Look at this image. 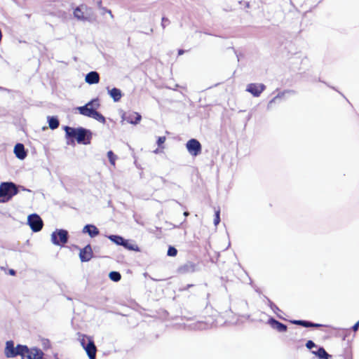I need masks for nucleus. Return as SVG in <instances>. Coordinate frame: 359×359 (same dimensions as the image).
<instances>
[{"label":"nucleus","mask_w":359,"mask_h":359,"mask_svg":"<svg viewBox=\"0 0 359 359\" xmlns=\"http://www.w3.org/2000/svg\"><path fill=\"white\" fill-rule=\"evenodd\" d=\"M81 344L86 351L90 359H95L97 348L93 340L86 335H83L81 339Z\"/></svg>","instance_id":"obj_4"},{"label":"nucleus","mask_w":359,"mask_h":359,"mask_svg":"<svg viewBox=\"0 0 359 359\" xmlns=\"http://www.w3.org/2000/svg\"><path fill=\"white\" fill-rule=\"evenodd\" d=\"M169 22L170 21L168 18L165 17L162 18V26L163 28L166 26V25L169 24Z\"/></svg>","instance_id":"obj_32"},{"label":"nucleus","mask_w":359,"mask_h":359,"mask_svg":"<svg viewBox=\"0 0 359 359\" xmlns=\"http://www.w3.org/2000/svg\"><path fill=\"white\" fill-rule=\"evenodd\" d=\"M123 118L127 123L135 125L141 121L142 116L137 112L133 111L125 114Z\"/></svg>","instance_id":"obj_12"},{"label":"nucleus","mask_w":359,"mask_h":359,"mask_svg":"<svg viewBox=\"0 0 359 359\" xmlns=\"http://www.w3.org/2000/svg\"><path fill=\"white\" fill-rule=\"evenodd\" d=\"M83 233H88L91 238L100 234L99 229L93 224H87L83 229Z\"/></svg>","instance_id":"obj_14"},{"label":"nucleus","mask_w":359,"mask_h":359,"mask_svg":"<svg viewBox=\"0 0 359 359\" xmlns=\"http://www.w3.org/2000/svg\"><path fill=\"white\" fill-rule=\"evenodd\" d=\"M27 221L31 229L33 231L37 232L42 229L43 223L41 218L38 215H30L28 217Z\"/></svg>","instance_id":"obj_9"},{"label":"nucleus","mask_w":359,"mask_h":359,"mask_svg":"<svg viewBox=\"0 0 359 359\" xmlns=\"http://www.w3.org/2000/svg\"><path fill=\"white\" fill-rule=\"evenodd\" d=\"M85 81L90 85L98 83L100 81V75L97 72H90L86 74Z\"/></svg>","instance_id":"obj_13"},{"label":"nucleus","mask_w":359,"mask_h":359,"mask_svg":"<svg viewBox=\"0 0 359 359\" xmlns=\"http://www.w3.org/2000/svg\"><path fill=\"white\" fill-rule=\"evenodd\" d=\"M177 254V250L174 247H169L168 250V256H171V257H175L176 256Z\"/></svg>","instance_id":"obj_30"},{"label":"nucleus","mask_w":359,"mask_h":359,"mask_svg":"<svg viewBox=\"0 0 359 359\" xmlns=\"http://www.w3.org/2000/svg\"><path fill=\"white\" fill-rule=\"evenodd\" d=\"M306 346L307 348L311 349L312 348L316 346V344H314V342L313 341L309 340L306 344Z\"/></svg>","instance_id":"obj_31"},{"label":"nucleus","mask_w":359,"mask_h":359,"mask_svg":"<svg viewBox=\"0 0 359 359\" xmlns=\"http://www.w3.org/2000/svg\"><path fill=\"white\" fill-rule=\"evenodd\" d=\"M165 140H166V138L165 136L159 137L157 140V144L161 149V150H163L164 149V147L163 146V144L165 143Z\"/></svg>","instance_id":"obj_29"},{"label":"nucleus","mask_w":359,"mask_h":359,"mask_svg":"<svg viewBox=\"0 0 359 359\" xmlns=\"http://www.w3.org/2000/svg\"><path fill=\"white\" fill-rule=\"evenodd\" d=\"M18 189L13 182H3L0 184V203H6L18 194Z\"/></svg>","instance_id":"obj_2"},{"label":"nucleus","mask_w":359,"mask_h":359,"mask_svg":"<svg viewBox=\"0 0 359 359\" xmlns=\"http://www.w3.org/2000/svg\"><path fill=\"white\" fill-rule=\"evenodd\" d=\"M64 130L68 144L74 145L75 142L83 144H88L90 142L91 133L82 127L72 128L66 126L64 127Z\"/></svg>","instance_id":"obj_1"},{"label":"nucleus","mask_w":359,"mask_h":359,"mask_svg":"<svg viewBox=\"0 0 359 359\" xmlns=\"http://www.w3.org/2000/svg\"><path fill=\"white\" fill-rule=\"evenodd\" d=\"M189 215V212H187V211H185V212H184V215L185 217H187Z\"/></svg>","instance_id":"obj_36"},{"label":"nucleus","mask_w":359,"mask_h":359,"mask_svg":"<svg viewBox=\"0 0 359 359\" xmlns=\"http://www.w3.org/2000/svg\"><path fill=\"white\" fill-rule=\"evenodd\" d=\"M109 93L110 96L113 98L114 102L119 101L122 97L121 90L116 88H113L111 90H109Z\"/></svg>","instance_id":"obj_20"},{"label":"nucleus","mask_w":359,"mask_h":359,"mask_svg":"<svg viewBox=\"0 0 359 359\" xmlns=\"http://www.w3.org/2000/svg\"><path fill=\"white\" fill-rule=\"evenodd\" d=\"M59 121L55 117H50L48 118V125L50 129L54 130L58 128Z\"/></svg>","instance_id":"obj_23"},{"label":"nucleus","mask_w":359,"mask_h":359,"mask_svg":"<svg viewBox=\"0 0 359 359\" xmlns=\"http://www.w3.org/2000/svg\"><path fill=\"white\" fill-rule=\"evenodd\" d=\"M266 89V86L263 83H249L247 86L246 90L251 93L254 97H259Z\"/></svg>","instance_id":"obj_10"},{"label":"nucleus","mask_w":359,"mask_h":359,"mask_svg":"<svg viewBox=\"0 0 359 359\" xmlns=\"http://www.w3.org/2000/svg\"><path fill=\"white\" fill-rule=\"evenodd\" d=\"M292 324L302 325L305 327H322L323 325L318 324V323H313L311 322L306 321V320H294L291 321Z\"/></svg>","instance_id":"obj_16"},{"label":"nucleus","mask_w":359,"mask_h":359,"mask_svg":"<svg viewBox=\"0 0 359 359\" xmlns=\"http://www.w3.org/2000/svg\"><path fill=\"white\" fill-rule=\"evenodd\" d=\"M359 327V320L352 327V329L354 332H356Z\"/></svg>","instance_id":"obj_33"},{"label":"nucleus","mask_w":359,"mask_h":359,"mask_svg":"<svg viewBox=\"0 0 359 359\" xmlns=\"http://www.w3.org/2000/svg\"><path fill=\"white\" fill-rule=\"evenodd\" d=\"M269 323L271 324L272 327L276 329L279 332H283L287 330V326L281 323L280 322L273 318L269 320Z\"/></svg>","instance_id":"obj_17"},{"label":"nucleus","mask_w":359,"mask_h":359,"mask_svg":"<svg viewBox=\"0 0 359 359\" xmlns=\"http://www.w3.org/2000/svg\"><path fill=\"white\" fill-rule=\"evenodd\" d=\"M107 156H108L110 163L114 166L115 162L116 160V156L114 154V152L112 151H109L107 152Z\"/></svg>","instance_id":"obj_26"},{"label":"nucleus","mask_w":359,"mask_h":359,"mask_svg":"<svg viewBox=\"0 0 359 359\" xmlns=\"http://www.w3.org/2000/svg\"><path fill=\"white\" fill-rule=\"evenodd\" d=\"M90 118H93L103 124L106 123L105 117L102 114L98 112L97 110L95 111V112L93 113Z\"/></svg>","instance_id":"obj_24"},{"label":"nucleus","mask_w":359,"mask_h":359,"mask_svg":"<svg viewBox=\"0 0 359 359\" xmlns=\"http://www.w3.org/2000/svg\"><path fill=\"white\" fill-rule=\"evenodd\" d=\"M154 152H155L156 154L158 153V149H156L154 151Z\"/></svg>","instance_id":"obj_37"},{"label":"nucleus","mask_w":359,"mask_h":359,"mask_svg":"<svg viewBox=\"0 0 359 359\" xmlns=\"http://www.w3.org/2000/svg\"><path fill=\"white\" fill-rule=\"evenodd\" d=\"M20 356L21 359H43V353L39 348H29L27 346V350H23L22 354Z\"/></svg>","instance_id":"obj_7"},{"label":"nucleus","mask_w":359,"mask_h":359,"mask_svg":"<svg viewBox=\"0 0 359 359\" xmlns=\"http://www.w3.org/2000/svg\"><path fill=\"white\" fill-rule=\"evenodd\" d=\"M14 153L19 159H24L27 156L25 147L21 143H18L14 147Z\"/></svg>","instance_id":"obj_15"},{"label":"nucleus","mask_w":359,"mask_h":359,"mask_svg":"<svg viewBox=\"0 0 359 359\" xmlns=\"http://www.w3.org/2000/svg\"><path fill=\"white\" fill-rule=\"evenodd\" d=\"M123 246L128 250H132L135 252L140 251V247L137 244L129 240H125Z\"/></svg>","instance_id":"obj_19"},{"label":"nucleus","mask_w":359,"mask_h":359,"mask_svg":"<svg viewBox=\"0 0 359 359\" xmlns=\"http://www.w3.org/2000/svg\"><path fill=\"white\" fill-rule=\"evenodd\" d=\"M10 273H11V275H15V271H14L13 269H11V270H10Z\"/></svg>","instance_id":"obj_35"},{"label":"nucleus","mask_w":359,"mask_h":359,"mask_svg":"<svg viewBox=\"0 0 359 359\" xmlns=\"http://www.w3.org/2000/svg\"><path fill=\"white\" fill-rule=\"evenodd\" d=\"M220 222V210L218 208L215 210V218H214V224L217 226Z\"/></svg>","instance_id":"obj_28"},{"label":"nucleus","mask_w":359,"mask_h":359,"mask_svg":"<svg viewBox=\"0 0 359 359\" xmlns=\"http://www.w3.org/2000/svg\"><path fill=\"white\" fill-rule=\"evenodd\" d=\"M109 276L110 279L114 282H118L121 278V273L117 271L110 272Z\"/></svg>","instance_id":"obj_25"},{"label":"nucleus","mask_w":359,"mask_h":359,"mask_svg":"<svg viewBox=\"0 0 359 359\" xmlns=\"http://www.w3.org/2000/svg\"><path fill=\"white\" fill-rule=\"evenodd\" d=\"M93 257V252L92 247L90 244L86 245L83 248L80 250L79 258L82 262L90 261Z\"/></svg>","instance_id":"obj_11"},{"label":"nucleus","mask_w":359,"mask_h":359,"mask_svg":"<svg viewBox=\"0 0 359 359\" xmlns=\"http://www.w3.org/2000/svg\"><path fill=\"white\" fill-rule=\"evenodd\" d=\"M68 232L65 229H58L51 234V241L53 244L64 246L68 241Z\"/></svg>","instance_id":"obj_6"},{"label":"nucleus","mask_w":359,"mask_h":359,"mask_svg":"<svg viewBox=\"0 0 359 359\" xmlns=\"http://www.w3.org/2000/svg\"><path fill=\"white\" fill-rule=\"evenodd\" d=\"M87 9L86 6H83V5L81 6L76 7L74 11V15L75 18H76L78 20H85L87 18L84 15V13L83 11V8Z\"/></svg>","instance_id":"obj_18"},{"label":"nucleus","mask_w":359,"mask_h":359,"mask_svg":"<svg viewBox=\"0 0 359 359\" xmlns=\"http://www.w3.org/2000/svg\"><path fill=\"white\" fill-rule=\"evenodd\" d=\"M184 53V50H182V49H179L178 50V55H182Z\"/></svg>","instance_id":"obj_34"},{"label":"nucleus","mask_w":359,"mask_h":359,"mask_svg":"<svg viewBox=\"0 0 359 359\" xmlns=\"http://www.w3.org/2000/svg\"><path fill=\"white\" fill-rule=\"evenodd\" d=\"M100 107L98 98L93 99L86 105L77 108L79 113L83 116L91 117L95 110Z\"/></svg>","instance_id":"obj_5"},{"label":"nucleus","mask_w":359,"mask_h":359,"mask_svg":"<svg viewBox=\"0 0 359 359\" xmlns=\"http://www.w3.org/2000/svg\"><path fill=\"white\" fill-rule=\"evenodd\" d=\"M282 98V96L280 95H278L277 96L274 97L269 103H268V105H267V108L269 109H271L273 108V103H276V101L278 100H280Z\"/></svg>","instance_id":"obj_27"},{"label":"nucleus","mask_w":359,"mask_h":359,"mask_svg":"<svg viewBox=\"0 0 359 359\" xmlns=\"http://www.w3.org/2000/svg\"><path fill=\"white\" fill-rule=\"evenodd\" d=\"M108 238L113 243H116L118 245L123 246V243L126 239H124L122 236L118 235H111L108 236Z\"/></svg>","instance_id":"obj_22"},{"label":"nucleus","mask_w":359,"mask_h":359,"mask_svg":"<svg viewBox=\"0 0 359 359\" xmlns=\"http://www.w3.org/2000/svg\"><path fill=\"white\" fill-rule=\"evenodd\" d=\"M312 353L320 359H328L330 357L323 347L319 348L317 351H312Z\"/></svg>","instance_id":"obj_21"},{"label":"nucleus","mask_w":359,"mask_h":359,"mask_svg":"<svg viewBox=\"0 0 359 359\" xmlns=\"http://www.w3.org/2000/svg\"><path fill=\"white\" fill-rule=\"evenodd\" d=\"M27 350L26 345L18 344L14 346V342L12 340L7 341L4 348V354L6 358H15L22 354L23 350Z\"/></svg>","instance_id":"obj_3"},{"label":"nucleus","mask_w":359,"mask_h":359,"mask_svg":"<svg viewBox=\"0 0 359 359\" xmlns=\"http://www.w3.org/2000/svg\"><path fill=\"white\" fill-rule=\"evenodd\" d=\"M186 148L189 153L193 156L199 155L202 150L201 144L196 139L189 140L186 144Z\"/></svg>","instance_id":"obj_8"}]
</instances>
